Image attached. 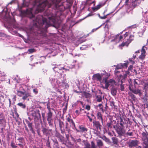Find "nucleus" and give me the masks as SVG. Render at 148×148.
<instances>
[{"label": "nucleus", "mask_w": 148, "mask_h": 148, "mask_svg": "<svg viewBox=\"0 0 148 148\" xmlns=\"http://www.w3.org/2000/svg\"><path fill=\"white\" fill-rule=\"evenodd\" d=\"M145 48H146V47H145V46H143L141 50V54L139 57V58L141 60L143 59L144 58L145 56Z\"/></svg>", "instance_id": "nucleus-16"}, {"label": "nucleus", "mask_w": 148, "mask_h": 148, "mask_svg": "<svg viewBox=\"0 0 148 148\" xmlns=\"http://www.w3.org/2000/svg\"><path fill=\"white\" fill-rule=\"evenodd\" d=\"M92 77L94 79L98 81H101V77L99 73L94 74Z\"/></svg>", "instance_id": "nucleus-17"}, {"label": "nucleus", "mask_w": 148, "mask_h": 148, "mask_svg": "<svg viewBox=\"0 0 148 148\" xmlns=\"http://www.w3.org/2000/svg\"><path fill=\"white\" fill-rule=\"evenodd\" d=\"M128 64V62H127L126 63H120L119 64H118L116 66V69L114 71L115 73V75L117 76L118 77V76H119V75H120L121 73H122V75H123V73L122 72H124L125 71H118V69H122L124 67H127V65Z\"/></svg>", "instance_id": "nucleus-6"}, {"label": "nucleus", "mask_w": 148, "mask_h": 148, "mask_svg": "<svg viewBox=\"0 0 148 148\" xmlns=\"http://www.w3.org/2000/svg\"><path fill=\"white\" fill-rule=\"evenodd\" d=\"M117 90V89L115 88H112L111 89V92L112 95L114 96L116 95Z\"/></svg>", "instance_id": "nucleus-25"}, {"label": "nucleus", "mask_w": 148, "mask_h": 148, "mask_svg": "<svg viewBox=\"0 0 148 148\" xmlns=\"http://www.w3.org/2000/svg\"><path fill=\"white\" fill-rule=\"evenodd\" d=\"M80 112L78 110H77L75 111V113L77 114V115H78Z\"/></svg>", "instance_id": "nucleus-60"}, {"label": "nucleus", "mask_w": 148, "mask_h": 148, "mask_svg": "<svg viewBox=\"0 0 148 148\" xmlns=\"http://www.w3.org/2000/svg\"><path fill=\"white\" fill-rule=\"evenodd\" d=\"M66 75H64L63 77H57L58 79L55 78H49L53 88L58 87V86H65L67 85L66 81V78L65 77Z\"/></svg>", "instance_id": "nucleus-3"}, {"label": "nucleus", "mask_w": 148, "mask_h": 148, "mask_svg": "<svg viewBox=\"0 0 148 148\" xmlns=\"http://www.w3.org/2000/svg\"><path fill=\"white\" fill-rule=\"evenodd\" d=\"M112 139L113 143L115 145H117L118 142L117 139L116 137H112Z\"/></svg>", "instance_id": "nucleus-33"}, {"label": "nucleus", "mask_w": 148, "mask_h": 148, "mask_svg": "<svg viewBox=\"0 0 148 148\" xmlns=\"http://www.w3.org/2000/svg\"><path fill=\"white\" fill-rule=\"evenodd\" d=\"M92 14L90 13L86 17H85L84 19L85 18H86L88 17L89 16H92Z\"/></svg>", "instance_id": "nucleus-59"}, {"label": "nucleus", "mask_w": 148, "mask_h": 148, "mask_svg": "<svg viewBox=\"0 0 148 148\" xmlns=\"http://www.w3.org/2000/svg\"><path fill=\"white\" fill-rule=\"evenodd\" d=\"M103 81L105 84V86L104 87H103V88L108 90V87L109 86H113L115 83V81L114 80L112 79H108V77L104 78Z\"/></svg>", "instance_id": "nucleus-7"}, {"label": "nucleus", "mask_w": 148, "mask_h": 148, "mask_svg": "<svg viewBox=\"0 0 148 148\" xmlns=\"http://www.w3.org/2000/svg\"><path fill=\"white\" fill-rule=\"evenodd\" d=\"M98 107H99L100 108V109H103V105H102V104H101H101H99L98 105Z\"/></svg>", "instance_id": "nucleus-54"}, {"label": "nucleus", "mask_w": 148, "mask_h": 148, "mask_svg": "<svg viewBox=\"0 0 148 148\" xmlns=\"http://www.w3.org/2000/svg\"><path fill=\"white\" fill-rule=\"evenodd\" d=\"M53 142L54 143V145L56 146V148L58 147V142L56 140H54Z\"/></svg>", "instance_id": "nucleus-39"}, {"label": "nucleus", "mask_w": 148, "mask_h": 148, "mask_svg": "<svg viewBox=\"0 0 148 148\" xmlns=\"http://www.w3.org/2000/svg\"><path fill=\"white\" fill-rule=\"evenodd\" d=\"M16 95H14L13 96V98H12V100L13 101H14H14H16Z\"/></svg>", "instance_id": "nucleus-52"}, {"label": "nucleus", "mask_w": 148, "mask_h": 148, "mask_svg": "<svg viewBox=\"0 0 148 148\" xmlns=\"http://www.w3.org/2000/svg\"><path fill=\"white\" fill-rule=\"evenodd\" d=\"M33 92L35 94H37L38 93V90L37 88H35L33 89Z\"/></svg>", "instance_id": "nucleus-46"}, {"label": "nucleus", "mask_w": 148, "mask_h": 148, "mask_svg": "<svg viewBox=\"0 0 148 148\" xmlns=\"http://www.w3.org/2000/svg\"><path fill=\"white\" fill-rule=\"evenodd\" d=\"M25 121L26 123L27 124L29 127V128L31 131L32 130V122H31L30 121H28L27 120L25 119Z\"/></svg>", "instance_id": "nucleus-20"}, {"label": "nucleus", "mask_w": 148, "mask_h": 148, "mask_svg": "<svg viewBox=\"0 0 148 148\" xmlns=\"http://www.w3.org/2000/svg\"><path fill=\"white\" fill-rule=\"evenodd\" d=\"M108 40L111 42L115 41L116 43H117L123 38V37L119 35H117L116 36H114L113 34H110L108 37Z\"/></svg>", "instance_id": "nucleus-8"}, {"label": "nucleus", "mask_w": 148, "mask_h": 148, "mask_svg": "<svg viewBox=\"0 0 148 148\" xmlns=\"http://www.w3.org/2000/svg\"><path fill=\"white\" fill-rule=\"evenodd\" d=\"M59 127L60 130L62 131V130H64V124L63 122L61 120L59 121Z\"/></svg>", "instance_id": "nucleus-24"}, {"label": "nucleus", "mask_w": 148, "mask_h": 148, "mask_svg": "<svg viewBox=\"0 0 148 148\" xmlns=\"http://www.w3.org/2000/svg\"><path fill=\"white\" fill-rule=\"evenodd\" d=\"M47 146L48 147H50V143L49 142V140H47Z\"/></svg>", "instance_id": "nucleus-58"}, {"label": "nucleus", "mask_w": 148, "mask_h": 148, "mask_svg": "<svg viewBox=\"0 0 148 148\" xmlns=\"http://www.w3.org/2000/svg\"><path fill=\"white\" fill-rule=\"evenodd\" d=\"M85 108L88 110H89L90 109V107L89 105H88L86 106Z\"/></svg>", "instance_id": "nucleus-49"}, {"label": "nucleus", "mask_w": 148, "mask_h": 148, "mask_svg": "<svg viewBox=\"0 0 148 148\" xmlns=\"http://www.w3.org/2000/svg\"><path fill=\"white\" fill-rule=\"evenodd\" d=\"M91 45H82V46L80 47V49L81 50H82L84 49L85 48H86L87 47H90V46H91Z\"/></svg>", "instance_id": "nucleus-38"}, {"label": "nucleus", "mask_w": 148, "mask_h": 148, "mask_svg": "<svg viewBox=\"0 0 148 148\" xmlns=\"http://www.w3.org/2000/svg\"><path fill=\"white\" fill-rule=\"evenodd\" d=\"M13 108L14 109V111L15 112H16V106H14L13 107Z\"/></svg>", "instance_id": "nucleus-64"}, {"label": "nucleus", "mask_w": 148, "mask_h": 148, "mask_svg": "<svg viewBox=\"0 0 148 148\" xmlns=\"http://www.w3.org/2000/svg\"><path fill=\"white\" fill-rule=\"evenodd\" d=\"M142 138L143 141V145H145V147L148 146V134L146 133L143 132L142 133Z\"/></svg>", "instance_id": "nucleus-11"}, {"label": "nucleus", "mask_w": 148, "mask_h": 148, "mask_svg": "<svg viewBox=\"0 0 148 148\" xmlns=\"http://www.w3.org/2000/svg\"><path fill=\"white\" fill-rule=\"evenodd\" d=\"M36 58L35 57H34L33 56H31L30 57V60L32 61V60H34L36 59Z\"/></svg>", "instance_id": "nucleus-51"}, {"label": "nucleus", "mask_w": 148, "mask_h": 148, "mask_svg": "<svg viewBox=\"0 0 148 148\" xmlns=\"http://www.w3.org/2000/svg\"><path fill=\"white\" fill-rule=\"evenodd\" d=\"M140 0H135L132 3V5L134 7L138 5L140 3Z\"/></svg>", "instance_id": "nucleus-27"}, {"label": "nucleus", "mask_w": 148, "mask_h": 148, "mask_svg": "<svg viewBox=\"0 0 148 148\" xmlns=\"http://www.w3.org/2000/svg\"><path fill=\"white\" fill-rule=\"evenodd\" d=\"M79 128L80 130V132H86L87 131V128L82 125H79Z\"/></svg>", "instance_id": "nucleus-21"}, {"label": "nucleus", "mask_w": 148, "mask_h": 148, "mask_svg": "<svg viewBox=\"0 0 148 148\" xmlns=\"http://www.w3.org/2000/svg\"><path fill=\"white\" fill-rule=\"evenodd\" d=\"M52 120V119L47 120V121H48V123L49 124V125L50 126L52 125V123H51Z\"/></svg>", "instance_id": "nucleus-48"}, {"label": "nucleus", "mask_w": 148, "mask_h": 148, "mask_svg": "<svg viewBox=\"0 0 148 148\" xmlns=\"http://www.w3.org/2000/svg\"><path fill=\"white\" fill-rule=\"evenodd\" d=\"M6 120L4 118L3 115L1 114H0V126L2 128L1 130H2L3 128L5 126Z\"/></svg>", "instance_id": "nucleus-10"}, {"label": "nucleus", "mask_w": 148, "mask_h": 148, "mask_svg": "<svg viewBox=\"0 0 148 148\" xmlns=\"http://www.w3.org/2000/svg\"><path fill=\"white\" fill-rule=\"evenodd\" d=\"M95 97V99L97 102H100L102 100V98L101 95H96Z\"/></svg>", "instance_id": "nucleus-26"}, {"label": "nucleus", "mask_w": 148, "mask_h": 148, "mask_svg": "<svg viewBox=\"0 0 148 148\" xmlns=\"http://www.w3.org/2000/svg\"><path fill=\"white\" fill-rule=\"evenodd\" d=\"M134 36L131 35L129 37V39H127V41L125 42H123L119 46V47L126 46L127 47L129 44L133 40Z\"/></svg>", "instance_id": "nucleus-12"}, {"label": "nucleus", "mask_w": 148, "mask_h": 148, "mask_svg": "<svg viewBox=\"0 0 148 148\" xmlns=\"http://www.w3.org/2000/svg\"><path fill=\"white\" fill-rule=\"evenodd\" d=\"M51 129H48L44 127L42 128V132L44 135L46 136H47L48 134H50V133L51 132Z\"/></svg>", "instance_id": "nucleus-14"}, {"label": "nucleus", "mask_w": 148, "mask_h": 148, "mask_svg": "<svg viewBox=\"0 0 148 148\" xmlns=\"http://www.w3.org/2000/svg\"><path fill=\"white\" fill-rule=\"evenodd\" d=\"M28 51L29 53H32L35 51V50L34 49H30L28 50Z\"/></svg>", "instance_id": "nucleus-42"}, {"label": "nucleus", "mask_w": 148, "mask_h": 148, "mask_svg": "<svg viewBox=\"0 0 148 148\" xmlns=\"http://www.w3.org/2000/svg\"><path fill=\"white\" fill-rule=\"evenodd\" d=\"M52 68L54 72H55V77H63L64 74H63L62 73L63 72V70L64 69V67L60 66V65L56 64L54 67H52Z\"/></svg>", "instance_id": "nucleus-5"}, {"label": "nucleus", "mask_w": 148, "mask_h": 148, "mask_svg": "<svg viewBox=\"0 0 148 148\" xmlns=\"http://www.w3.org/2000/svg\"><path fill=\"white\" fill-rule=\"evenodd\" d=\"M16 94L18 95L20 97L24 95V92L18 90L17 91Z\"/></svg>", "instance_id": "nucleus-34"}, {"label": "nucleus", "mask_w": 148, "mask_h": 148, "mask_svg": "<svg viewBox=\"0 0 148 148\" xmlns=\"http://www.w3.org/2000/svg\"><path fill=\"white\" fill-rule=\"evenodd\" d=\"M67 120L68 122L71 124V126L73 127L74 126V127H75V123L73 121V120L71 118V116H70L67 118Z\"/></svg>", "instance_id": "nucleus-19"}, {"label": "nucleus", "mask_w": 148, "mask_h": 148, "mask_svg": "<svg viewBox=\"0 0 148 148\" xmlns=\"http://www.w3.org/2000/svg\"><path fill=\"white\" fill-rule=\"evenodd\" d=\"M53 113L51 111H48L47 114V120L52 119Z\"/></svg>", "instance_id": "nucleus-22"}, {"label": "nucleus", "mask_w": 148, "mask_h": 148, "mask_svg": "<svg viewBox=\"0 0 148 148\" xmlns=\"http://www.w3.org/2000/svg\"><path fill=\"white\" fill-rule=\"evenodd\" d=\"M61 0H23L21 8L31 6L21 12L22 15L29 17L33 21V28L37 33L45 36L47 29L56 23L62 12L66 8Z\"/></svg>", "instance_id": "nucleus-1"}, {"label": "nucleus", "mask_w": 148, "mask_h": 148, "mask_svg": "<svg viewBox=\"0 0 148 148\" xmlns=\"http://www.w3.org/2000/svg\"><path fill=\"white\" fill-rule=\"evenodd\" d=\"M24 96L22 97V99L25 100L27 98L29 97L30 96V94L29 93H24Z\"/></svg>", "instance_id": "nucleus-32"}, {"label": "nucleus", "mask_w": 148, "mask_h": 148, "mask_svg": "<svg viewBox=\"0 0 148 148\" xmlns=\"http://www.w3.org/2000/svg\"><path fill=\"white\" fill-rule=\"evenodd\" d=\"M93 123L94 125H95L96 128L98 130L101 129V125L99 122L96 121H94L93 122Z\"/></svg>", "instance_id": "nucleus-18"}, {"label": "nucleus", "mask_w": 148, "mask_h": 148, "mask_svg": "<svg viewBox=\"0 0 148 148\" xmlns=\"http://www.w3.org/2000/svg\"><path fill=\"white\" fill-rule=\"evenodd\" d=\"M129 82L130 83L129 85L130 90L132 91L134 93L136 94H138L139 96H140L141 94L140 90L138 89H134L133 85L130 84V82Z\"/></svg>", "instance_id": "nucleus-9"}, {"label": "nucleus", "mask_w": 148, "mask_h": 148, "mask_svg": "<svg viewBox=\"0 0 148 148\" xmlns=\"http://www.w3.org/2000/svg\"><path fill=\"white\" fill-rule=\"evenodd\" d=\"M17 105L23 109H25L26 107V106L25 104L23 103H19L17 104Z\"/></svg>", "instance_id": "nucleus-30"}, {"label": "nucleus", "mask_w": 148, "mask_h": 148, "mask_svg": "<svg viewBox=\"0 0 148 148\" xmlns=\"http://www.w3.org/2000/svg\"><path fill=\"white\" fill-rule=\"evenodd\" d=\"M90 148H97V147L93 142H91V147Z\"/></svg>", "instance_id": "nucleus-40"}, {"label": "nucleus", "mask_w": 148, "mask_h": 148, "mask_svg": "<svg viewBox=\"0 0 148 148\" xmlns=\"http://www.w3.org/2000/svg\"><path fill=\"white\" fill-rule=\"evenodd\" d=\"M103 139L106 140V141H108L109 140V139L108 138H107L106 136H104L103 137Z\"/></svg>", "instance_id": "nucleus-53"}, {"label": "nucleus", "mask_w": 148, "mask_h": 148, "mask_svg": "<svg viewBox=\"0 0 148 148\" xmlns=\"http://www.w3.org/2000/svg\"><path fill=\"white\" fill-rule=\"evenodd\" d=\"M140 82L139 81L138 79H134V87L135 88L136 86H137Z\"/></svg>", "instance_id": "nucleus-35"}, {"label": "nucleus", "mask_w": 148, "mask_h": 148, "mask_svg": "<svg viewBox=\"0 0 148 148\" xmlns=\"http://www.w3.org/2000/svg\"><path fill=\"white\" fill-rule=\"evenodd\" d=\"M122 72L123 73V75H122V73H121L117 77V80L119 84L120 85L121 88L120 89L121 91H123L124 90V86L122 85V83L125 81L130 72L128 71Z\"/></svg>", "instance_id": "nucleus-4"}, {"label": "nucleus", "mask_w": 148, "mask_h": 148, "mask_svg": "<svg viewBox=\"0 0 148 148\" xmlns=\"http://www.w3.org/2000/svg\"><path fill=\"white\" fill-rule=\"evenodd\" d=\"M133 132L132 131H131L130 130L125 134V136L126 137L133 136Z\"/></svg>", "instance_id": "nucleus-23"}, {"label": "nucleus", "mask_w": 148, "mask_h": 148, "mask_svg": "<svg viewBox=\"0 0 148 148\" xmlns=\"http://www.w3.org/2000/svg\"><path fill=\"white\" fill-rule=\"evenodd\" d=\"M100 18L102 19H104L106 18V16H100Z\"/></svg>", "instance_id": "nucleus-62"}, {"label": "nucleus", "mask_w": 148, "mask_h": 148, "mask_svg": "<svg viewBox=\"0 0 148 148\" xmlns=\"http://www.w3.org/2000/svg\"><path fill=\"white\" fill-rule=\"evenodd\" d=\"M103 6L101 4H99L96 6L92 8V9L94 11H96L99 9L101 7Z\"/></svg>", "instance_id": "nucleus-28"}, {"label": "nucleus", "mask_w": 148, "mask_h": 148, "mask_svg": "<svg viewBox=\"0 0 148 148\" xmlns=\"http://www.w3.org/2000/svg\"><path fill=\"white\" fill-rule=\"evenodd\" d=\"M145 88L146 89H148V84H146L145 86Z\"/></svg>", "instance_id": "nucleus-61"}, {"label": "nucleus", "mask_w": 148, "mask_h": 148, "mask_svg": "<svg viewBox=\"0 0 148 148\" xmlns=\"http://www.w3.org/2000/svg\"><path fill=\"white\" fill-rule=\"evenodd\" d=\"M14 2L12 1L8 3L6 7L0 12V16L5 21V25L7 26L8 28H12L15 24V20L11 18L9 15V12L7 8V6L10 4H12Z\"/></svg>", "instance_id": "nucleus-2"}, {"label": "nucleus", "mask_w": 148, "mask_h": 148, "mask_svg": "<svg viewBox=\"0 0 148 148\" xmlns=\"http://www.w3.org/2000/svg\"><path fill=\"white\" fill-rule=\"evenodd\" d=\"M97 118L99 119H101L103 121V119L101 113L100 112H98L97 114Z\"/></svg>", "instance_id": "nucleus-36"}, {"label": "nucleus", "mask_w": 148, "mask_h": 148, "mask_svg": "<svg viewBox=\"0 0 148 148\" xmlns=\"http://www.w3.org/2000/svg\"><path fill=\"white\" fill-rule=\"evenodd\" d=\"M5 74L4 72L0 71V76H4Z\"/></svg>", "instance_id": "nucleus-47"}, {"label": "nucleus", "mask_w": 148, "mask_h": 148, "mask_svg": "<svg viewBox=\"0 0 148 148\" xmlns=\"http://www.w3.org/2000/svg\"><path fill=\"white\" fill-rule=\"evenodd\" d=\"M117 133L118 134V136L120 137H121L123 134V128L121 127H118L116 130Z\"/></svg>", "instance_id": "nucleus-15"}, {"label": "nucleus", "mask_w": 148, "mask_h": 148, "mask_svg": "<svg viewBox=\"0 0 148 148\" xmlns=\"http://www.w3.org/2000/svg\"><path fill=\"white\" fill-rule=\"evenodd\" d=\"M31 114L34 117V119H37V120H38V117L40 116V114L39 110L32 111Z\"/></svg>", "instance_id": "nucleus-13"}, {"label": "nucleus", "mask_w": 148, "mask_h": 148, "mask_svg": "<svg viewBox=\"0 0 148 148\" xmlns=\"http://www.w3.org/2000/svg\"><path fill=\"white\" fill-rule=\"evenodd\" d=\"M47 108L48 110V111H49V110L51 111V108H50V104H49V102H48L47 104Z\"/></svg>", "instance_id": "nucleus-43"}, {"label": "nucleus", "mask_w": 148, "mask_h": 148, "mask_svg": "<svg viewBox=\"0 0 148 148\" xmlns=\"http://www.w3.org/2000/svg\"><path fill=\"white\" fill-rule=\"evenodd\" d=\"M81 141V139L80 138H79L78 139H77L76 140L75 142V143H77V142H80Z\"/></svg>", "instance_id": "nucleus-55"}, {"label": "nucleus", "mask_w": 148, "mask_h": 148, "mask_svg": "<svg viewBox=\"0 0 148 148\" xmlns=\"http://www.w3.org/2000/svg\"><path fill=\"white\" fill-rule=\"evenodd\" d=\"M84 148H90V144L88 141H84Z\"/></svg>", "instance_id": "nucleus-31"}, {"label": "nucleus", "mask_w": 148, "mask_h": 148, "mask_svg": "<svg viewBox=\"0 0 148 148\" xmlns=\"http://www.w3.org/2000/svg\"><path fill=\"white\" fill-rule=\"evenodd\" d=\"M104 23L103 24H102L100 26H99V27H98L96 28H95V29H92V32H94V31H96V30H97L100 27H101L102 26V25H103Z\"/></svg>", "instance_id": "nucleus-44"}, {"label": "nucleus", "mask_w": 148, "mask_h": 148, "mask_svg": "<svg viewBox=\"0 0 148 148\" xmlns=\"http://www.w3.org/2000/svg\"><path fill=\"white\" fill-rule=\"evenodd\" d=\"M56 88V91L58 93L61 94V92L60 90V89H59L57 87H55Z\"/></svg>", "instance_id": "nucleus-45"}, {"label": "nucleus", "mask_w": 148, "mask_h": 148, "mask_svg": "<svg viewBox=\"0 0 148 148\" xmlns=\"http://www.w3.org/2000/svg\"><path fill=\"white\" fill-rule=\"evenodd\" d=\"M11 146L13 148H16L17 147V146L15 145V144L13 142L11 143Z\"/></svg>", "instance_id": "nucleus-41"}, {"label": "nucleus", "mask_w": 148, "mask_h": 148, "mask_svg": "<svg viewBox=\"0 0 148 148\" xmlns=\"http://www.w3.org/2000/svg\"><path fill=\"white\" fill-rule=\"evenodd\" d=\"M8 100H9V107H10L11 106V101L10 99H8Z\"/></svg>", "instance_id": "nucleus-63"}, {"label": "nucleus", "mask_w": 148, "mask_h": 148, "mask_svg": "<svg viewBox=\"0 0 148 148\" xmlns=\"http://www.w3.org/2000/svg\"><path fill=\"white\" fill-rule=\"evenodd\" d=\"M136 57V56H133V57H132L131 58H129V61L131 62V63L132 64H134V60L135 58Z\"/></svg>", "instance_id": "nucleus-37"}, {"label": "nucleus", "mask_w": 148, "mask_h": 148, "mask_svg": "<svg viewBox=\"0 0 148 148\" xmlns=\"http://www.w3.org/2000/svg\"><path fill=\"white\" fill-rule=\"evenodd\" d=\"M97 145L100 147L103 145V143L101 140L98 139L97 140Z\"/></svg>", "instance_id": "nucleus-29"}, {"label": "nucleus", "mask_w": 148, "mask_h": 148, "mask_svg": "<svg viewBox=\"0 0 148 148\" xmlns=\"http://www.w3.org/2000/svg\"><path fill=\"white\" fill-rule=\"evenodd\" d=\"M120 124L123 127L124 125V123L122 121V120L121 119V120Z\"/></svg>", "instance_id": "nucleus-50"}, {"label": "nucleus", "mask_w": 148, "mask_h": 148, "mask_svg": "<svg viewBox=\"0 0 148 148\" xmlns=\"http://www.w3.org/2000/svg\"><path fill=\"white\" fill-rule=\"evenodd\" d=\"M87 117L88 118L89 120V121L91 122L92 121V119L88 115H86Z\"/></svg>", "instance_id": "nucleus-56"}, {"label": "nucleus", "mask_w": 148, "mask_h": 148, "mask_svg": "<svg viewBox=\"0 0 148 148\" xmlns=\"http://www.w3.org/2000/svg\"><path fill=\"white\" fill-rule=\"evenodd\" d=\"M108 127L110 128H111L112 127V126H111V124L110 123H108L107 124Z\"/></svg>", "instance_id": "nucleus-57"}]
</instances>
